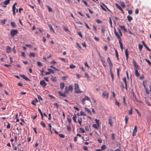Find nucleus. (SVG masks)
Returning <instances> with one entry per match:
<instances>
[{"label":"nucleus","mask_w":151,"mask_h":151,"mask_svg":"<svg viewBox=\"0 0 151 151\" xmlns=\"http://www.w3.org/2000/svg\"><path fill=\"white\" fill-rule=\"evenodd\" d=\"M144 46L147 50H148L149 51H150V49L147 46H146V44L144 45Z\"/></svg>","instance_id":"nucleus-43"},{"label":"nucleus","mask_w":151,"mask_h":151,"mask_svg":"<svg viewBox=\"0 0 151 151\" xmlns=\"http://www.w3.org/2000/svg\"><path fill=\"white\" fill-rule=\"evenodd\" d=\"M96 21L97 23L98 24L102 22V21H100L98 19L96 20Z\"/></svg>","instance_id":"nucleus-61"},{"label":"nucleus","mask_w":151,"mask_h":151,"mask_svg":"<svg viewBox=\"0 0 151 151\" xmlns=\"http://www.w3.org/2000/svg\"><path fill=\"white\" fill-rule=\"evenodd\" d=\"M40 84L44 88H45V86L47 85L46 83L44 80L41 81L40 82Z\"/></svg>","instance_id":"nucleus-5"},{"label":"nucleus","mask_w":151,"mask_h":151,"mask_svg":"<svg viewBox=\"0 0 151 151\" xmlns=\"http://www.w3.org/2000/svg\"><path fill=\"white\" fill-rule=\"evenodd\" d=\"M68 78V76H64L62 77L61 79L64 81H65Z\"/></svg>","instance_id":"nucleus-31"},{"label":"nucleus","mask_w":151,"mask_h":151,"mask_svg":"<svg viewBox=\"0 0 151 151\" xmlns=\"http://www.w3.org/2000/svg\"><path fill=\"white\" fill-rule=\"evenodd\" d=\"M68 117H67V118L68 121V122L69 124H70L71 122V119L70 118V116L68 115Z\"/></svg>","instance_id":"nucleus-22"},{"label":"nucleus","mask_w":151,"mask_h":151,"mask_svg":"<svg viewBox=\"0 0 151 151\" xmlns=\"http://www.w3.org/2000/svg\"><path fill=\"white\" fill-rule=\"evenodd\" d=\"M119 27L122 30L124 31V32H127V29L124 26H120Z\"/></svg>","instance_id":"nucleus-10"},{"label":"nucleus","mask_w":151,"mask_h":151,"mask_svg":"<svg viewBox=\"0 0 151 151\" xmlns=\"http://www.w3.org/2000/svg\"><path fill=\"white\" fill-rule=\"evenodd\" d=\"M125 54L126 57V60L127 61L128 60V58L129 57V52L127 49H126L125 50Z\"/></svg>","instance_id":"nucleus-7"},{"label":"nucleus","mask_w":151,"mask_h":151,"mask_svg":"<svg viewBox=\"0 0 151 151\" xmlns=\"http://www.w3.org/2000/svg\"><path fill=\"white\" fill-rule=\"evenodd\" d=\"M6 51L7 53H10L11 52V47L8 46H6Z\"/></svg>","instance_id":"nucleus-12"},{"label":"nucleus","mask_w":151,"mask_h":151,"mask_svg":"<svg viewBox=\"0 0 151 151\" xmlns=\"http://www.w3.org/2000/svg\"><path fill=\"white\" fill-rule=\"evenodd\" d=\"M67 129L68 131H70L71 130V129L70 125L68 126Z\"/></svg>","instance_id":"nucleus-47"},{"label":"nucleus","mask_w":151,"mask_h":151,"mask_svg":"<svg viewBox=\"0 0 151 151\" xmlns=\"http://www.w3.org/2000/svg\"><path fill=\"white\" fill-rule=\"evenodd\" d=\"M145 103L148 106H150L151 104L150 103V102L148 100H146L145 101Z\"/></svg>","instance_id":"nucleus-39"},{"label":"nucleus","mask_w":151,"mask_h":151,"mask_svg":"<svg viewBox=\"0 0 151 151\" xmlns=\"http://www.w3.org/2000/svg\"><path fill=\"white\" fill-rule=\"evenodd\" d=\"M109 124L110 126H112V121L111 119V116H109Z\"/></svg>","instance_id":"nucleus-8"},{"label":"nucleus","mask_w":151,"mask_h":151,"mask_svg":"<svg viewBox=\"0 0 151 151\" xmlns=\"http://www.w3.org/2000/svg\"><path fill=\"white\" fill-rule=\"evenodd\" d=\"M82 1L83 2V3L84 4L86 5V6H88V4L87 3V2L85 1H84V0H83Z\"/></svg>","instance_id":"nucleus-59"},{"label":"nucleus","mask_w":151,"mask_h":151,"mask_svg":"<svg viewBox=\"0 0 151 151\" xmlns=\"http://www.w3.org/2000/svg\"><path fill=\"white\" fill-rule=\"evenodd\" d=\"M145 60L149 65H151V62L149 60L147 59H145Z\"/></svg>","instance_id":"nucleus-41"},{"label":"nucleus","mask_w":151,"mask_h":151,"mask_svg":"<svg viewBox=\"0 0 151 151\" xmlns=\"http://www.w3.org/2000/svg\"><path fill=\"white\" fill-rule=\"evenodd\" d=\"M99 143H101L102 142V140H101L100 138H99L97 139Z\"/></svg>","instance_id":"nucleus-64"},{"label":"nucleus","mask_w":151,"mask_h":151,"mask_svg":"<svg viewBox=\"0 0 151 151\" xmlns=\"http://www.w3.org/2000/svg\"><path fill=\"white\" fill-rule=\"evenodd\" d=\"M48 26L49 27L50 30L51 31L53 32H55L54 30H53V29L52 28V27L51 25L50 24H48Z\"/></svg>","instance_id":"nucleus-23"},{"label":"nucleus","mask_w":151,"mask_h":151,"mask_svg":"<svg viewBox=\"0 0 151 151\" xmlns=\"http://www.w3.org/2000/svg\"><path fill=\"white\" fill-rule=\"evenodd\" d=\"M47 8L48 9V11L49 12H52V9L50 7V6H47Z\"/></svg>","instance_id":"nucleus-45"},{"label":"nucleus","mask_w":151,"mask_h":151,"mask_svg":"<svg viewBox=\"0 0 151 151\" xmlns=\"http://www.w3.org/2000/svg\"><path fill=\"white\" fill-rule=\"evenodd\" d=\"M123 80L125 84V88L126 89H127V80L126 78L124 77L123 78Z\"/></svg>","instance_id":"nucleus-13"},{"label":"nucleus","mask_w":151,"mask_h":151,"mask_svg":"<svg viewBox=\"0 0 151 151\" xmlns=\"http://www.w3.org/2000/svg\"><path fill=\"white\" fill-rule=\"evenodd\" d=\"M128 118L127 116H125V121L126 124H127V123L128 120Z\"/></svg>","instance_id":"nucleus-30"},{"label":"nucleus","mask_w":151,"mask_h":151,"mask_svg":"<svg viewBox=\"0 0 151 151\" xmlns=\"http://www.w3.org/2000/svg\"><path fill=\"white\" fill-rule=\"evenodd\" d=\"M120 69L119 68H117V75L118 76H119V71L120 70Z\"/></svg>","instance_id":"nucleus-54"},{"label":"nucleus","mask_w":151,"mask_h":151,"mask_svg":"<svg viewBox=\"0 0 151 151\" xmlns=\"http://www.w3.org/2000/svg\"><path fill=\"white\" fill-rule=\"evenodd\" d=\"M86 100V99H84L82 98V101L83 104L84 105L85 103L84 102V101Z\"/></svg>","instance_id":"nucleus-60"},{"label":"nucleus","mask_w":151,"mask_h":151,"mask_svg":"<svg viewBox=\"0 0 151 151\" xmlns=\"http://www.w3.org/2000/svg\"><path fill=\"white\" fill-rule=\"evenodd\" d=\"M107 61L109 63L110 68H112V63L109 57H108L107 59Z\"/></svg>","instance_id":"nucleus-6"},{"label":"nucleus","mask_w":151,"mask_h":151,"mask_svg":"<svg viewBox=\"0 0 151 151\" xmlns=\"http://www.w3.org/2000/svg\"><path fill=\"white\" fill-rule=\"evenodd\" d=\"M18 33V31L16 29L11 30L10 32V35L12 36H14L16 35Z\"/></svg>","instance_id":"nucleus-2"},{"label":"nucleus","mask_w":151,"mask_h":151,"mask_svg":"<svg viewBox=\"0 0 151 151\" xmlns=\"http://www.w3.org/2000/svg\"><path fill=\"white\" fill-rule=\"evenodd\" d=\"M21 54H22V56L23 57H25V54L24 52H21Z\"/></svg>","instance_id":"nucleus-58"},{"label":"nucleus","mask_w":151,"mask_h":151,"mask_svg":"<svg viewBox=\"0 0 151 151\" xmlns=\"http://www.w3.org/2000/svg\"><path fill=\"white\" fill-rule=\"evenodd\" d=\"M95 121L96 122V124L98 127H99V120H98L96 119H95Z\"/></svg>","instance_id":"nucleus-35"},{"label":"nucleus","mask_w":151,"mask_h":151,"mask_svg":"<svg viewBox=\"0 0 151 151\" xmlns=\"http://www.w3.org/2000/svg\"><path fill=\"white\" fill-rule=\"evenodd\" d=\"M11 25L13 27H16V24L14 22H12L11 23Z\"/></svg>","instance_id":"nucleus-28"},{"label":"nucleus","mask_w":151,"mask_h":151,"mask_svg":"<svg viewBox=\"0 0 151 151\" xmlns=\"http://www.w3.org/2000/svg\"><path fill=\"white\" fill-rule=\"evenodd\" d=\"M56 77H54L53 76H52L50 79L52 81H56Z\"/></svg>","instance_id":"nucleus-32"},{"label":"nucleus","mask_w":151,"mask_h":151,"mask_svg":"<svg viewBox=\"0 0 151 151\" xmlns=\"http://www.w3.org/2000/svg\"><path fill=\"white\" fill-rule=\"evenodd\" d=\"M132 13V11L131 10H129L128 11V13L129 14H131Z\"/></svg>","instance_id":"nucleus-63"},{"label":"nucleus","mask_w":151,"mask_h":151,"mask_svg":"<svg viewBox=\"0 0 151 151\" xmlns=\"http://www.w3.org/2000/svg\"><path fill=\"white\" fill-rule=\"evenodd\" d=\"M78 122L79 123L80 125L81 126L82 122V119L81 118L78 117Z\"/></svg>","instance_id":"nucleus-25"},{"label":"nucleus","mask_w":151,"mask_h":151,"mask_svg":"<svg viewBox=\"0 0 151 151\" xmlns=\"http://www.w3.org/2000/svg\"><path fill=\"white\" fill-rule=\"evenodd\" d=\"M79 129L81 130L82 133H84L85 132L84 129L82 128H80Z\"/></svg>","instance_id":"nucleus-51"},{"label":"nucleus","mask_w":151,"mask_h":151,"mask_svg":"<svg viewBox=\"0 0 151 151\" xmlns=\"http://www.w3.org/2000/svg\"><path fill=\"white\" fill-rule=\"evenodd\" d=\"M99 56H100V58H101V61L102 62V63L103 64V65H104V62L103 61V57L101 56L100 55V54L99 53Z\"/></svg>","instance_id":"nucleus-42"},{"label":"nucleus","mask_w":151,"mask_h":151,"mask_svg":"<svg viewBox=\"0 0 151 151\" xmlns=\"http://www.w3.org/2000/svg\"><path fill=\"white\" fill-rule=\"evenodd\" d=\"M127 18L128 21L129 22L131 21L133 19L129 15L127 16Z\"/></svg>","instance_id":"nucleus-21"},{"label":"nucleus","mask_w":151,"mask_h":151,"mask_svg":"<svg viewBox=\"0 0 151 151\" xmlns=\"http://www.w3.org/2000/svg\"><path fill=\"white\" fill-rule=\"evenodd\" d=\"M76 115L75 114H74V115H73V119L74 122L75 123H76L77 122H76Z\"/></svg>","instance_id":"nucleus-24"},{"label":"nucleus","mask_w":151,"mask_h":151,"mask_svg":"<svg viewBox=\"0 0 151 151\" xmlns=\"http://www.w3.org/2000/svg\"><path fill=\"white\" fill-rule=\"evenodd\" d=\"M76 67V66L73 64H71L70 66V68H74Z\"/></svg>","instance_id":"nucleus-44"},{"label":"nucleus","mask_w":151,"mask_h":151,"mask_svg":"<svg viewBox=\"0 0 151 151\" xmlns=\"http://www.w3.org/2000/svg\"><path fill=\"white\" fill-rule=\"evenodd\" d=\"M83 148L85 151H87L88 150V148L86 146H83Z\"/></svg>","instance_id":"nucleus-50"},{"label":"nucleus","mask_w":151,"mask_h":151,"mask_svg":"<svg viewBox=\"0 0 151 151\" xmlns=\"http://www.w3.org/2000/svg\"><path fill=\"white\" fill-rule=\"evenodd\" d=\"M37 65L40 67H41L43 66L42 63L40 61L37 62Z\"/></svg>","instance_id":"nucleus-34"},{"label":"nucleus","mask_w":151,"mask_h":151,"mask_svg":"<svg viewBox=\"0 0 151 151\" xmlns=\"http://www.w3.org/2000/svg\"><path fill=\"white\" fill-rule=\"evenodd\" d=\"M68 89L67 88V87L66 86L65 87V90H64V93H65V94H66L68 93Z\"/></svg>","instance_id":"nucleus-40"},{"label":"nucleus","mask_w":151,"mask_h":151,"mask_svg":"<svg viewBox=\"0 0 151 151\" xmlns=\"http://www.w3.org/2000/svg\"><path fill=\"white\" fill-rule=\"evenodd\" d=\"M40 124L44 127L45 128L46 127V125L44 124L43 122H40Z\"/></svg>","instance_id":"nucleus-37"},{"label":"nucleus","mask_w":151,"mask_h":151,"mask_svg":"<svg viewBox=\"0 0 151 151\" xmlns=\"http://www.w3.org/2000/svg\"><path fill=\"white\" fill-rule=\"evenodd\" d=\"M115 55H116V56L117 58V60L118 61L119 60V58L118 56V52L117 51V50H115Z\"/></svg>","instance_id":"nucleus-16"},{"label":"nucleus","mask_w":151,"mask_h":151,"mask_svg":"<svg viewBox=\"0 0 151 151\" xmlns=\"http://www.w3.org/2000/svg\"><path fill=\"white\" fill-rule=\"evenodd\" d=\"M74 89L75 90V92L77 93H81L82 91L79 89L78 84V83H75L74 84Z\"/></svg>","instance_id":"nucleus-1"},{"label":"nucleus","mask_w":151,"mask_h":151,"mask_svg":"<svg viewBox=\"0 0 151 151\" xmlns=\"http://www.w3.org/2000/svg\"><path fill=\"white\" fill-rule=\"evenodd\" d=\"M80 115H81L84 116H86V114L84 113V112H82V111H81L80 112Z\"/></svg>","instance_id":"nucleus-48"},{"label":"nucleus","mask_w":151,"mask_h":151,"mask_svg":"<svg viewBox=\"0 0 151 151\" xmlns=\"http://www.w3.org/2000/svg\"><path fill=\"white\" fill-rule=\"evenodd\" d=\"M135 74L136 76L138 77L139 76V73L137 69H135Z\"/></svg>","instance_id":"nucleus-18"},{"label":"nucleus","mask_w":151,"mask_h":151,"mask_svg":"<svg viewBox=\"0 0 151 151\" xmlns=\"http://www.w3.org/2000/svg\"><path fill=\"white\" fill-rule=\"evenodd\" d=\"M63 29L66 32L68 31V30L67 28L65 26H63Z\"/></svg>","instance_id":"nucleus-49"},{"label":"nucleus","mask_w":151,"mask_h":151,"mask_svg":"<svg viewBox=\"0 0 151 151\" xmlns=\"http://www.w3.org/2000/svg\"><path fill=\"white\" fill-rule=\"evenodd\" d=\"M58 135L60 137L62 138H64L65 137V135L63 134H59Z\"/></svg>","instance_id":"nucleus-46"},{"label":"nucleus","mask_w":151,"mask_h":151,"mask_svg":"<svg viewBox=\"0 0 151 151\" xmlns=\"http://www.w3.org/2000/svg\"><path fill=\"white\" fill-rule=\"evenodd\" d=\"M58 93L59 95L61 96H62L63 97H65L66 96V94H65L64 93H62L61 92L59 91L58 92Z\"/></svg>","instance_id":"nucleus-11"},{"label":"nucleus","mask_w":151,"mask_h":151,"mask_svg":"<svg viewBox=\"0 0 151 151\" xmlns=\"http://www.w3.org/2000/svg\"><path fill=\"white\" fill-rule=\"evenodd\" d=\"M68 89L69 91H70L71 92H72L73 88L72 85H70L68 87Z\"/></svg>","instance_id":"nucleus-29"},{"label":"nucleus","mask_w":151,"mask_h":151,"mask_svg":"<svg viewBox=\"0 0 151 151\" xmlns=\"http://www.w3.org/2000/svg\"><path fill=\"white\" fill-rule=\"evenodd\" d=\"M83 99H86V100H87L88 101H89L90 99L89 98H88L87 96H86Z\"/></svg>","instance_id":"nucleus-53"},{"label":"nucleus","mask_w":151,"mask_h":151,"mask_svg":"<svg viewBox=\"0 0 151 151\" xmlns=\"http://www.w3.org/2000/svg\"><path fill=\"white\" fill-rule=\"evenodd\" d=\"M85 110L86 111H87L88 113L90 115H91L92 113L91 111L90 110H89L87 108L85 107Z\"/></svg>","instance_id":"nucleus-14"},{"label":"nucleus","mask_w":151,"mask_h":151,"mask_svg":"<svg viewBox=\"0 0 151 151\" xmlns=\"http://www.w3.org/2000/svg\"><path fill=\"white\" fill-rule=\"evenodd\" d=\"M132 108H131V109L129 110L128 112V114L129 115L132 114Z\"/></svg>","instance_id":"nucleus-38"},{"label":"nucleus","mask_w":151,"mask_h":151,"mask_svg":"<svg viewBox=\"0 0 151 151\" xmlns=\"http://www.w3.org/2000/svg\"><path fill=\"white\" fill-rule=\"evenodd\" d=\"M115 104L118 106H119V103L117 101H115Z\"/></svg>","instance_id":"nucleus-55"},{"label":"nucleus","mask_w":151,"mask_h":151,"mask_svg":"<svg viewBox=\"0 0 151 151\" xmlns=\"http://www.w3.org/2000/svg\"><path fill=\"white\" fill-rule=\"evenodd\" d=\"M114 33L115 36L117 37V38L118 39V40H121V38L120 37L121 36L120 35H119L118 33L116 31L115 29H114Z\"/></svg>","instance_id":"nucleus-4"},{"label":"nucleus","mask_w":151,"mask_h":151,"mask_svg":"<svg viewBox=\"0 0 151 151\" xmlns=\"http://www.w3.org/2000/svg\"><path fill=\"white\" fill-rule=\"evenodd\" d=\"M35 55L33 52H30L29 53V56L30 57H32L33 58L35 57Z\"/></svg>","instance_id":"nucleus-26"},{"label":"nucleus","mask_w":151,"mask_h":151,"mask_svg":"<svg viewBox=\"0 0 151 151\" xmlns=\"http://www.w3.org/2000/svg\"><path fill=\"white\" fill-rule=\"evenodd\" d=\"M92 126L95 128L96 129H97L99 127H98L97 124L96 125V124H93L92 125Z\"/></svg>","instance_id":"nucleus-36"},{"label":"nucleus","mask_w":151,"mask_h":151,"mask_svg":"<svg viewBox=\"0 0 151 151\" xmlns=\"http://www.w3.org/2000/svg\"><path fill=\"white\" fill-rule=\"evenodd\" d=\"M65 86V84L64 82L61 83H60V88L63 90Z\"/></svg>","instance_id":"nucleus-15"},{"label":"nucleus","mask_w":151,"mask_h":151,"mask_svg":"<svg viewBox=\"0 0 151 151\" xmlns=\"http://www.w3.org/2000/svg\"><path fill=\"white\" fill-rule=\"evenodd\" d=\"M47 70L49 71L50 73H55V71L52 69L50 68H48Z\"/></svg>","instance_id":"nucleus-27"},{"label":"nucleus","mask_w":151,"mask_h":151,"mask_svg":"<svg viewBox=\"0 0 151 151\" xmlns=\"http://www.w3.org/2000/svg\"><path fill=\"white\" fill-rule=\"evenodd\" d=\"M138 47H139V48L140 51H141L142 50V49L143 47V46L142 45H140V44H138Z\"/></svg>","instance_id":"nucleus-33"},{"label":"nucleus","mask_w":151,"mask_h":151,"mask_svg":"<svg viewBox=\"0 0 151 151\" xmlns=\"http://www.w3.org/2000/svg\"><path fill=\"white\" fill-rule=\"evenodd\" d=\"M10 0H6L4 2V4L5 5H7L9 4Z\"/></svg>","instance_id":"nucleus-20"},{"label":"nucleus","mask_w":151,"mask_h":151,"mask_svg":"<svg viewBox=\"0 0 151 151\" xmlns=\"http://www.w3.org/2000/svg\"><path fill=\"white\" fill-rule=\"evenodd\" d=\"M116 6L117 7V8L119 9L120 11H122V12H123V10H122V9L121 8V7L119 5H118L116 3Z\"/></svg>","instance_id":"nucleus-19"},{"label":"nucleus","mask_w":151,"mask_h":151,"mask_svg":"<svg viewBox=\"0 0 151 151\" xmlns=\"http://www.w3.org/2000/svg\"><path fill=\"white\" fill-rule=\"evenodd\" d=\"M119 42L120 44V47L121 49L122 50L123 48V45L121 42V40H119Z\"/></svg>","instance_id":"nucleus-17"},{"label":"nucleus","mask_w":151,"mask_h":151,"mask_svg":"<svg viewBox=\"0 0 151 151\" xmlns=\"http://www.w3.org/2000/svg\"><path fill=\"white\" fill-rule=\"evenodd\" d=\"M133 64L134 67L135 69H137L138 68V66L137 65V63L134 60Z\"/></svg>","instance_id":"nucleus-9"},{"label":"nucleus","mask_w":151,"mask_h":151,"mask_svg":"<svg viewBox=\"0 0 151 151\" xmlns=\"http://www.w3.org/2000/svg\"><path fill=\"white\" fill-rule=\"evenodd\" d=\"M111 137L113 140H114L115 139V134L113 133L111 134Z\"/></svg>","instance_id":"nucleus-52"},{"label":"nucleus","mask_w":151,"mask_h":151,"mask_svg":"<svg viewBox=\"0 0 151 151\" xmlns=\"http://www.w3.org/2000/svg\"><path fill=\"white\" fill-rule=\"evenodd\" d=\"M85 130L87 131H89V129L88 127V126H85Z\"/></svg>","instance_id":"nucleus-56"},{"label":"nucleus","mask_w":151,"mask_h":151,"mask_svg":"<svg viewBox=\"0 0 151 151\" xmlns=\"http://www.w3.org/2000/svg\"><path fill=\"white\" fill-rule=\"evenodd\" d=\"M24 79H25L27 81H30L31 80L27 77L25 76V78H24Z\"/></svg>","instance_id":"nucleus-62"},{"label":"nucleus","mask_w":151,"mask_h":151,"mask_svg":"<svg viewBox=\"0 0 151 151\" xmlns=\"http://www.w3.org/2000/svg\"><path fill=\"white\" fill-rule=\"evenodd\" d=\"M118 32L119 33V34L120 35V36H122V32L121 31L120 29H118Z\"/></svg>","instance_id":"nucleus-57"},{"label":"nucleus","mask_w":151,"mask_h":151,"mask_svg":"<svg viewBox=\"0 0 151 151\" xmlns=\"http://www.w3.org/2000/svg\"><path fill=\"white\" fill-rule=\"evenodd\" d=\"M137 131V126L136 125L135 126L132 132V136H135L136 135V132Z\"/></svg>","instance_id":"nucleus-3"}]
</instances>
